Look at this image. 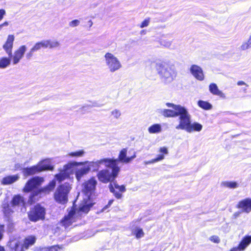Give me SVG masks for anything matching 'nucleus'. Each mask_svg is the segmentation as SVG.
Masks as SVG:
<instances>
[{
	"label": "nucleus",
	"mask_w": 251,
	"mask_h": 251,
	"mask_svg": "<svg viewBox=\"0 0 251 251\" xmlns=\"http://www.w3.org/2000/svg\"><path fill=\"white\" fill-rule=\"evenodd\" d=\"M0 251H5L4 247L0 246Z\"/></svg>",
	"instance_id": "55"
},
{
	"label": "nucleus",
	"mask_w": 251,
	"mask_h": 251,
	"mask_svg": "<svg viewBox=\"0 0 251 251\" xmlns=\"http://www.w3.org/2000/svg\"><path fill=\"white\" fill-rule=\"evenodd\" d=\"M237 207L241 209L243 212L250 213L251 211V199L246 198L240 201Z\"/></svg>",
	"instance_id": "17"
},
{
	"label": "nucleus",
	"mask_w": 251,
	"mask_h": 251,
	"mask_svg": "<svg viewBox=\"0 0 251 251\" xmlns=\"http://www.w3.org/2000/svg\"><path fill=\"white\" fill-rule=\"evenodd\" d=\"M85 153V152L83 150H80L74 152H70L68 154V155L72 157L77 158L83 156L84 155Z\"/></svg>",
	"instance_id": "36"
},
{
	"label": "nucleus",
	"mask_w": 251,
	"mask_h": 251,
	"mask_svg": "<svg viewBox=\"0 0 251 251\" xmlns=\"http://www.w3.org/2000/svg\"><path fill=\"white\" fill-rule=\"evenodd\" d=\"M150 23V18H148L145 19L140 25L141 28H143L148 26Z\"/></svg>",
	"instance_id": "44"
},
{
	"label": "nucleus",
	"mask_w": 251,
	"mask_h": 251,
	"mask_svg": "<svg viewBox=\"0 0 251 251\" xmlns=\"http://www.w3.org/2000/svg\"><path fill=\"white\" fill-rule=\"evenodd\" d=\"M39 166H33L31 167L23 169V173L25 176L26 177L28 176L32 175L36 173H39Z\"/></svg>",
	"instance_id": "24"
},
{
	"label": "nucleus",
	"mask_w": 251,
	"mask_h": 251,
	"mask_svg": "<svg viewBox=\"0 0 251 251\" xmlns=\"http://www.w3.org/2000/svg\"><path fill=\"white\" fill-rule=\"evenodd\" d=\"M34 50L31 48L29 51L25 54V58L27 60H30L33 56Z\"/></svg>",
	"instance_id": "43"
},
{
	"label": "nucleus",
	"mask_w": 251,
	"mask_h": 251,
	"mask_svg": "<svg viewBox=\"0 0 251 251\" xmlns=\"http://www.w3.org/2000/svg\"><path fill=\"white\" fill-rule=\"evenodd\" d=\"M5 14L6 12L5 10L3 9H0V21L3 19Z\"/></svg>",
	"instance_id": "49"
},
{
	"label": "nucleus",
	"mask_w": 251,
	"mask_h": 251,
	"mask_svg": "<svg viewBox=\"0 0 251 251\" xmlns=\"http://www.w3.org/2000/svg\"><path fill=\"white\" fill-rule=\"evenodd\" d=\"M90 171L89 166L86 161L80 162L78 163V167L75 170V177L78 181H80L82 177L89 173Z\"/></svg>",
	"instance_id": "13"
},
{
	"label": "nucleus",
	"mask_w": 251,
	"mask_h": 251,
	"mask_svg": "<svg viewBox=\"0 0 251 251\" xmlns=\"http://www.w3.org/2000/svg\"><path fill=\"white\" fill-rule=\"evenodd\" d=\"M3 211L6 216H10L13 212V210L11 208L8 204L4 205L3 207Z\"/></svg>",
	"instance_id": "39"
},
{
	"label": "nucleus",
	"mask_w": 251,
	"mask_h": 251,
	"mask_svg": "<svg viewBox=\"0 0 251 251\" xmlns=\"http://www.w3.org/2000/svg\"><path fill=\"white\" fill-rule=\"evenodd\" d=\"M27 50V47L25 45L20 46L14 52L13 54L9 56L12 60L13 65L18 64L21 60L24 57L25 52Z\"/></svg>",
	"instance_id": "12"
},
{
	"label": "nucleus",
	"mask_w": 251,
	"mask_h": 251,
	"mask_svg": "<svg viewBox=\"0 0 251 251\" xmlns=\"http://www.w3.org/2000/svg\"><path fill=\"white\" fill-rule=\"evenodd\" d=\"M79 162H70L67 164L65 165L63 169L69 174H73L74 173H75V170L78 167Z\"/></svg>",
	"instance_id": "22"
},
{
	"label": "nucleus",
	"mask_w": 251,
	"mask_h": 251,
	"mask_svg": "<svg viewBox=\"0 0 251 251\" xmlns=\"http://www.w3.org/2000/svg\"><path fill=\"white\" fill-rule=\"evenodd\" d=\"M19 179V176L18 175H15L13 176H8L3 177L1 180V183L2 185H9L11 184Z\"/></svg>",
	"instance_id": "23"
},
{
	"label": "nucleus",
	"mask_w": 251,
	"mask_h": 251,
	"mask_svg": "<svg viewBox=\"0 0 251 251\" xmlns=\"http://www.w3.org/2000/svg\"><path fill=\"white\" fill-rule=\"evenodd\" d=\"M240 50H245L250 48H251V36H250L247 41L242 43L240 47Z\"/></svg>",
	"instance_id": "37"
},
{
	"label": "nucleus",
	"mask_w": 251,
	"mask_h": 251,
	"mask_svg": "<svg viewBox=\"0 0 251 251\" xmlns=\"http://www.w3.org/2000/svg\"><path fill=\"white\" fill-rule=\"evenodd\" d=\"M209 90L214 95L218 96L223 99L226 98L225 94L219 89L217 84L215 83H213L209 85Z\"/></svg>",
	"instance_id": "21"
},
{
	"label": "nucleus",
	"mask_w": 251,
	"mask_h": 251,
	"mask_svg": "<svg viewBox=\"0 0 251 251\" xmlns=\"http://www.w3.org/2000/svg\"><path fill=\"white\" fill-rule=\"evenodd\" d=\"M43 48H46V44L45 40L37 42L32 47V48L35 51H37Z\"/></svg>",
	"instance_id": "35"
},
{
	"label": "nucleus",
	"mask_w": 251,
	"mask_h": 251,
	"mask_svg": "<svg viewBox=\"0 0 251 251\" xmlns=\"http://www.w3.org/2000/svg\"><path fill=\"white\" fill-rule=\"evenodd\" d=\"M8 25V23L7 22H5L3 24L0 25V30L2 29V27L6 26Z\"/></svg>",
	"instance_id": "50"
},
{
	"label": "nucleus",
	"mask_w": 251,
	"mask_h": 251,
	"mask_svg": "<svg viewBox=\"0 0 251 251\" xmlns=\"http://www.w3.org/2000/svg\"><path fill=\"white\" fill-rule=\"evenodd\" d=\"M4 226L0 225V240L3 237V234L4 233Z\"/></svg>",
	"instance_id": "48"
},
{
	"label": "nucleus",
	"mask_w": 251,
	"mask_h": 251,
	"mask_svg": "<svg viewBox=\"0 0 251 251\" xmlns=\"http://www.w3.org/2000/svg\"><path fill=\"white\" fill-rule=\"evenodd\" d=\"M37 166H39V172H42L45 170H52L53 167L50 165V161L49 159H47L40 161Z\"/></svg>",
	"instance_id": "20"
},
{
	"label": "nucleus",
	"mask_w": 251,
	"mask_h": 251,
	"mask_svg": "<svg viewBox=\"0 0 251 251\" xmlns=\"http://www.w3.org/2000/svg\"><path fill=\"white\" fill-rule=\"evenodd\" d=\"M80 24V22L78 20H74L70 22L69 25L70 27H74L78 26Z\"/></svg>",
	"instance_id": "45"
},
{
	"label": "nucleus",
	"mask_w": 251,
	"mask_h": 251,
	"mask_svg": "<svg viewBox=\"0 0 251 251\" xmlns=\"http://www.w3.org/2000/svg\"><path fill=\"white\" fill-rule=\"evenodd\" d=\"M109 188L110 191L114 194V196L117 199H120L122 197V194L117 191L115 189L118 190L122 193L125 192L126 190V187L124 185H119L117 182L114 180L110 182L109 185Z\"/></svg>",
	"instance_id": "14"
},
{
	"label": "nucleus",
	"mask_w": 251,
	"mask_h": 251,
	"mask_svg": "<svg viewBox=\"0 0 251 251\" xmlns=\"http://www.w3.org/2000/svg\"><path fill=\"white\" fill-rule=\"evenodd\" d=\"M11 204L13 207L24 205L23 198L19 195L15 196L12 200Z\"/></svg>",
	"instance_id": "26"
},
{
	"label": "nucleus",
	"mask_w": 251,
	"mask_h": 251,
	"mask_svg": "<svg viewBox=\"0 0 251 251\" xmlns=\"http://www.w3.org/2000/svg\"><path fill=\"white\" fill-rule=\"evenodd\" d=\"M46 48L52 49L57 48L60 44L56 40H45Z\"/></svg>",
	"instance_id": "29"
},
{
	"label": "nucleus",
	"mask_w": 251,
	"mask_h": 251,
	"mask_svg": "<svg viewBox=\"0 0 251 251\" xmlns=\"http://www.w3.org/2000/svg\"><path fill=\"white\" fill-rule=\"evenodd\" d=\"M159 152L167 154L168 153V149L166 147H161L159 149Z\"/></svg>",
	"instance_id": "47"
},
{
	"label": "nucleus",
	"mask_w": 251,
	"mask_h": 251,
	"mask_svg": "<svg viewBox=\"0 0 251 251\" xmlns=\"http://www.w3.org/2000/svg\"><path fill=\"white\" fill-rule=\"evenodd\" d=\"M190 71L194 77L197 79L202 81L204 78L202 69L199 66L196 65H193L190 69Z\"/></svg>",
	"instance_id": "16"
},
{
	"label": "nucleus",
	"mask_w": 251,
	"mask_h": 251,
	"mask_svg": "<svg viewBox=\"0 0 251 251\" xmlns=\"http://www.w3.org/2000/svg\"><path fill=\"white\" fill-rule=\"evenodd\" d=\"M251 243V236H245L239 244L238 247L233 248L230 251H244Z\"/></svg>",
	"instance_id": "19"
},
{
	"label": "nucleus",
	"mask_w": 251,
	"mask_h": 251,
	"mask_svg": "<svg viewBox=\"0 0 251 251\" xmlns=\"http://www.w3.org/2000/svg\"><path fill=\"white\" fill-rule=\"evenodd\" d=\"M97 181L94 177H92L88 181L84 182L82 184V193L84 194L83 202L80 205H86V203H89L90 208L92 207V204L89 200L90 196L94 192Z\"/></svg>",
	"instance_id": "7"
},
{
	"label": "nucleus",
	"mask_w": 251,
	"mask_h": 251,
	"mask_svg": "<svg viewBox=\"0 0 251 251\" xmlns=\"http://www.w3.org/2000/svg\"><path fill=\"white\" fill-rule=\"evenodd\" d=\"M63 246H59V245H56V246H53L51 247H50V248H48L47 249V251H59L60 250L63 249Z\"/></svg>",
	"instance_id": "42"
},
{
	"label": "nucleus",
	"mask_w": 251,
	"mask_h": 251,
	"mask_svg": "<svg viewBox=\"0 0 251 251\" xmlns=\"http://www.w3.org/2000/svg\"><path fill=\"white\" fill-rule=\"evenodd\" d=\"M21 244L20 240L18 239H11L8 243V246L10 251H14Z\"/></svg>",
	"instance_id": "28"
},
{
	"label": "nucleus",
	"mask_w": 251,
	"mask_h": 251,
	"mask_svg": "<svg viewBox=\"0 0 251 251\" xmlns=\"http://www.w3.org/2000/svg\"><path fill=\"white\" fill-rule=\"evenodd\" d=\"M146 32L145 30H142L141 31V34H145Z\"/></svg>",
	"instance_id": "56"
},
{
	"label": "nucleus",
	"mask_w": 251,
	"mask_h": 251,
	"mask_svg": "<svg viewBox=\"0 0 251 251\" xmlns=\"http://www.w3.org/2000/svg\"><path fill=\"white\" fill-rule=\"evenodd\" d=\"M160 45L165 47L170 48L172 45V41L168 39H161L159 41Z\"/></svg>",
	"instance_id": "40"
},
{
	"label": "nucleus",
	"mask_w": 251,
	"mask_h": 251,
	"mask_svg": "<svg viewBox=\"0 0 251 251\" xmlns=\"http://www.w3.org/2000/svg\"><path fill=\"white\" fill-rule=\"evenodd\" d=\"M111 114L116 119H118L121 116V112L120 110L115 109L111 111Z\"/></svg>",
	"instance_id": "41"
},
{
	"label": "nucleus",
	"mask_w": 251,
	"mask_h": 251,
	"mask_svg": "<svg viewBox=\"0 0 251 251\" xmlns=\"http://www.w3.org/2000/svg\"><path fill=\"white\" fill-rule=\"evenodd\" d=\"M14 36L13 35H8L7 40L3 45V49L8 56H11Z\"/></svg>",
	"instance_id": "18"
},
{
	"label": "nucleus",
	"mask_w": 251,
	"mask_h": 251,
	"mask_svg": "<svg viewBox=\"0 0 251 251\" xmlns=\"http://www.w3.org/2000/svg\"><path fill=\"white\" fill-rule=\"evenodd\" d=\"M113 201H113V200H110V201H109V202H108V204H107V205L106 206V207H104V209H106V208H107V207H108V206H110V205L112 204V203H113Z\"/></svg>",
	"instance_id": "53"
},
{
	"label": "nucleus",
	"mask_w": 251,
	"mask_h": 251,
	"mask_svg": "<svg viewBox=\"0 0 251 251\" xmlns=\"http://www.w3.org/2000/svg\"><path fill=\"white\" fill-rule=\"evenodd\" d=\"M46 210L44 207L40 204H36L28 213L29 219L32 222H37L45 218Z\"/></svg>",
	"instance_id": "10"
},
{
	"label": "nucleus",
	"mask_w": 251,
	"mask_h": 251,
	"mask_svg": "<svg viewBox=\"0 0 251 251\" xmlns=\"http://www.w3.org/2000/svg\"><path fill=\"white\" fill-rule=\"evenodd\" d=\"M162 127L160 124H156L150 126L148 128V131L151 134H156L161 132Z\"/></svg>",
	"instance_id": "30"
},
{
	"label": "nucleus",
	"mask_w": 251,
	"mask_h": 251,
	"mask_svg": "<svg viewBox=\"0 0 251 251\" xmlns=\"http://www.w3.org/2000/svg\"><path fill=\"white\" fill-rule=\"evenodd\" d=\"M127 149L126 148L123 149L120 152L118 158L117 159L109 158L110 162L115 164L116 166L118 167H121L119 166L120 163L128 164L130 163L134 158L136 156V152H134V154L131 157H127Z\"/></svg>",
	"instance_id": "11"
},
{
	"label": "nucleus",
	"mask_w": 251,
	"mask_h": 251,
	"mask_svg": "<svg viewBox=\"0 0 251 251\" xmlns=\"http://www.w3.org/2000/svg\"><path fill=\"white\" fill-rule=\"evenodd\" d=\"M164 158V156L163 154H159L157 156V157L156 158L151 159V160H150V161H145L144 163L146 165L149 164H153L155 162L161 161V160H163Z\"/></svg>",
	"instance_id": "38"
},
{
	"label": "nucleus",
	"mask_w": 251,
	"mask_h": 251,
	"mask_svg": "<svg viewBox=\"0 0 251 251\" xmlns=\"http://www.w3.org/2000/svg\"><path fill=\"white\" fill-rule=\"evenodd\" d=\"M105 167L109 168L111 171L108 169H103L99 171L97 174L98 179L103 183L112 182L118 176L120 172V168L116 166L115 164L110 162L109 166Z\"/></svg>",
	"instance_id": "4"
},
{
	"label": "nucleus",
	"mask_w": 251,
	"mask_h": 251,
	"mask_svg": "<svg viewBox=\"0 0 251 251\" xmlns=\"http://www.w3.org/2000/svg\"><path fill=\"white\" fill-rule=\"evenodd\" d=\"M155 69L160 80L165 84L173 82L176 77L177 71L174 64L169 61L157 60Z\"/></svg>",
	"instance_id": "2"
},
{
	"label": "nucleus",
	"mask_w": 251,
	"mask_h": 251,
	"mask_svg": "<svg viewBox=\"0 0 251 251\" xmlns=\"http://www.w3.org/2000/svg\"><path fill=\"white\" fill-rule=\"evenodd\" d=\"M43 181L44 178L43 177L35 176L28 180L26 183L23 189V191L29 192L33 191L28 201L29 204H31L38 201V199L41 197V193L49 194L54 189L56 184L55 180H52L47 186L40 189L34 190L41 185Z\"/></svg>",
	"instance_id": "1"
},
{
	"label": "nucleus",
	"mask_w": 251,
	"mask_h": 251,
	"mask_svg": "<svg viewBox=\"0 0 251 251\" xmlns=\"http://www.w3.org/2000/svg\"><path fill=\"white\" fill-rule=\"evenodd\" d=\"M198 104L200 107L205 110H210L212 108V105L207 101L201 100L198 101Z\"/></svg>",
	"instance_id": "34"
},
{
	"label": "nucleus",
	"mask_w": 251,
	"mask_h": 251,
	"mask_svg": "<svg viewBox=\"0 0 251 251\" xmlns=\"http://www.w3.org/2000/svg\"><path fill=\"white\" fill-rule=\"evenodd\" d=\"M237 85H239V86H240V85H246L247 86H248V85H247L246 84V83L245 82H244L243 81H239L237 82Z\"/></svg>",
	"instance_id": "51"
},
{
	"label": "nucleus",
	"mask_w": 251,
	"mask_h": 251,
	"mask_svg": "<svg viewBox=\"0 0 251 251\" xmlns=\"http://www.w3.org/2000/svg\"><path fill=\"white\" fill-rule=\"evenodd\" d=\"M104 61L110 73H114L122 67L120 60L113 53L106 52L104 55Z\"/></svg>",
	"instance_id": "8"
},
{
	"label": "nucleus",
	"mask_w": 251,
	"mask_h": 251,
	"mask_svg": "<svg viewBox=\"0 0 251 251\" xmlns=\"http://www.w3.org/2000/svg\"><path fill=\"white\" fill-rule=\"evenodd\" d=\"M202 126L198 122L191 123V116L188 111L186 112L181 122L176 126V129L185 130L188 133L200 132L202 130Z\"/></svg>",
	"instance_id": "5"
},
{
	"label": "nucleus",
	"mask_w": 251,
	"mask_h": 251,
	"mask_svg": "<svg viewBox=\"0 0 251 251\" xmlns=\"http://www.w3.org/2000/svg\"><path fill=\"white\" fill-rule=\"evenodd\" d=\"M109 158H103L96 161H86L89 167V169H93L94 171H98L100 165L103 164L105 166H109L111 162Z\"/></svg>",
	"instance_id": "15"
},
{
	"label": "nucleus",
	"mask_w": 251,
	"mask_h": 251,
	"mask_svg": "<svg viewBox=\"0 0 251 251\" xmlns=\"http://www.w3.org/2000/svg\"><path fill=\"white\" fill-rule=\"evenodd\" d=\"M36 241V238L33 236H29L25 238L24 243L23 244L24 247L25 249H28L29 247L33 245Z\"/></svg>",
	"instance_id": "31"
},
{
	"label": "nucleus",
	"mask_w": 251,
	"mask_h": 251,
	"mask_svg": "<svg viewBox=\"0 0 251 251\" xmlns=\"http://www.w3.org/2000/svg\"><path fill=\"white\" fill-rule=\"evenodd\" d=\"M71 189L68 183L59 186L54 194V198L56 202L65 204L68 201V195Z\"/></svg>",
	"instance_id": "9"
},
{
	"label": "nucleus",
	"mask_w": 251,
	"mask_h": 251,
	"mask_svg": "<svg viewBox=\"0 0 251 251\" xmlns=\"http://www.w3.org/2000/svg\"><path fill=\"white\" fill-rule=\"evenodd\" d=\"M15 168L16 169H18V170H23V169L22 168L21 166V165L19 164H17L15 165Z\"/></svg>",
	"instance_id": "52"
},
{
	"label": "nucleus",
	"mask_w": 251,
	"mask_h": 251,
	"mask_svg": "<svg viewBox=\"0 0 251 251\" xmlns=\"http://www.w3.org/2000/svg\"><path fill=\"white\" fill-rule=\"evenodd\" d=\"M12 61L11 58L10 56L2 57L0 58V69H4L9 67Z\"/></svg>",
	"instance_id": "25"
},
{
	"label": "nucleus",
	"mask_w": 251,
	"mask_h": 251,
	"mask_svg": "<svg viewBox=\"0 0 251 251\" xmlns=\"http://www.w3.org/2000/svg\"><path fill=\"white\" fill-rule=\"evenodd\" d=\"M240 214V213L239 212H235L234 213L233 216L236 218H237L238 217H239Z\"/></svg>",
	"instance_id": "54"
},
{
	"label": "nucleus",
	"mask_w": 251,
	"mask_h": 251,
	"mask_svg": "<svg viewBox=\"0 0 251 251\" xmlns=\"http://www.w3.org/2000/svg\"><path fill=\"white\" fill-rule=\"evenodd\" d=\"M221 186L230 189H234L237 188L239 186V184L235 181H225L221 183Z\"/></svg>",
	"instance_id": "32"
},
{
	"label": "nucleus",
	"mask_w": 251,
	"mask_h": 251,
	"mask_svg": "<svg viewBox=\"0 0 251 251\" xmlns=\"http://www.w3.org/2000/svg\"><path fill=\"white\" fill-rule=\"evenodd\" d=\"M70 175L63 168L60 170V172L55 176V178L61 182L69 176Z\"/></svg>",
	"instance_id": "27"
},
{
	"label": "nucleus",
	"mask_w": 251,
	"mask_h": 251,
	"mask_svg": "<svg viewBox=\"0 0 251 251\" xmlns=\"http://www.w3.org/2000/svg\"><path fill=\"white\" fill-rule=\"evenodd\" d=\"M132 234L135 235L137 239H140L144 236V232L143 229L140 227H136L132 231Z\"/></svg>",
	"instance_id": "33"
},
{
	"label": "nucleus",
	"mask_w": 251,
	"mask_h": 251,
	"mask_svg": "<svg viewBox=\"0 0 251 251\" xmlns=\"http://www.w3.org/2000/svg\"><path fill=\"white\" fill-rule=\"evenodd\" d=\"M90 204L86 203V205H80L78 209L72 208L67 215L65 216L61 221V224L65 228L70 226L74 222L78 219L82 213H88L90 210Z\"/></svg>",
	"instance_id": "3"
},
{
	"label": "nucleus",
	"mask_w": 251,
	"mask_h": 251,
	"mask_svg": "<svg viewBox=\"0 0 251 251\" xmlns=\"http://www.w3.org/2000/svg\"><path fill=\"white\" fill-rule=\"evenodd\" d=\"M168 107H172L173 109H163L160 110V113L165 117H178L179 122H181L185 116L187 109L180 105H176L172 103H166Z\"/></svg>",
	"instance_id": "6"
},
{
	"label": "nucleus",
	"mask_w": 251,
	"mask_h": 251,
	"mask_svg": "<svg viewBox=\"0 0 251 251\" xmlns=\"http://www.w3.org/2000/svg\"><path fill=\"white\" fill-rule=\"evenodd\" d=\"M210 241L215 243H219L220 241L219 237L216 235L211 236L210 238Z\"/></svg>",
	"instance_id": "46"
}]
</instances>
